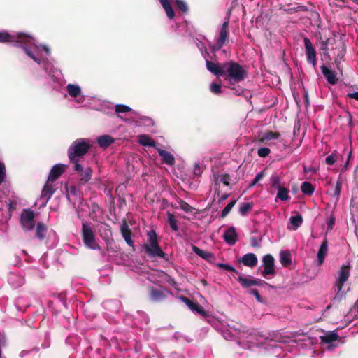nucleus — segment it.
<instances>
[{"label": "nucleus", "instance_id": "nucleus-4", "mask_svg": "<svg viewBox=\"0 0 358 358\" xmlns=\"http://www.w3.org/2000/svg\"><path fill=\"white\" fill-rule=\"evenodd\" d=\"M81 236L84 245L91 250H101L95 239V233L87 222H82Z\"/></svg>", "mask_w": 358, "mask_h": 358}, {"label": "nucleus", "instance_id": "nucleus-12", "mask_svg": "<svg viewBox=\"0 0 358 358\" xmlns=\"http://www.w3.org/2000/svg\"><path fill=\"white\" fill-rule=\"evenodd\" d=\"M55 190L53 182L47 180L42 189L41 199L47 203L50 199Z\"/></svg>", "mask_w": 358, "mask_h": 358}, {"label": "nucleus", "instance_id": "nucleus-41", "mask_svg": "<svg viewBox=\"0 0 358 358\" xmlns=\"http://www.w3.org/2000/svg\"><path fill=\"white\" fill-rule=\"evenodd\" d=\"M236 203V200H232L222 210L220 214V217L222 218H224L231 210L232 208L234 206V205Z\"/></svg>", "mask_w": 358, "mask_h": 358}, {"label": "nucleus", "instance_id": "nucleus-14", "mask_svg": "<svg viewBox=\"0 0 358 358\" xmlns=\"http://www.w3.org/2000/svg\"><path fill=\"white\" fill-rule=\"evenodd\" d=\"M65 168L66 166L62 164H57L53 166L50 171L48 180L51 181L52 182L56 181L65 171Z\"/></svg>", "mask_w": 358, "mask_h": 358}, {"label": "nucleus", "instance_id": "nucleus-49", "mask_svg": "<svg viewBox=\"0 0 358 358\" xmlns=\"http://www.w3.org/2000/svg\"><path fill=\"white\" fill-rule=\"evenodd\" d=\"M6 178V166L4 164L0 162V185H1Z\"/></svg>", "mask_w": 358, "mask_h": 358}, {"label": "nucleus", "instance_id": "nucleus-31", "mask_svg": "<svg viewBox=\"0 0 358 358\" xmlns=\"http://www.w3.org/2000/svg\"><path fill=\"white\" fill-rule=\"evenodd\" d=\"M280 260L282 265L285 267H287L291 264V254L289 250L282 251L280 254Z\"/></svg>", "mask_w": 358, "mask_h": 358}, {"label": "nucleus", "instance_id": "nucleus-33", "mask_svg": "<svg viewBox=\"0 0 358 358\" xmlns=\"http://www.w3.org/2000/svg\"><path fill=\"white\" fill-rule=\"evenodd\" d=\"M34 40V38L32 37V39L30 42H26V43H20L21 45H20V46L24 50V51L25 52V53L30 57L34 61H35L36 62H37L38 64H40L41 62V59L38 57H36L34 53L28 48L27 47V43H32V41Z\"/></svg>", "mask_w": 358, "mask_h": 358}, {"label": "nucleus", "instance_id": "nucleus-35", "mask_svg": "<svg viewBox=\"0 0 358 358\" xmlns=\"http://www.w3.org/2000/svg\"><path fill=\"white\" fill-rule=\"evenodd\" d=\"M301 192L306 195L311 196L315 190L314 186L309 182H303L301 186Z\"/></svg>", "mask_w": 358, "mask_h": 358}, {"label": "nucleus", "instance_id": "nucleus-11", "mask_svg": "<svg viewBox=\"0 0 358 358\" xmlns=\"http://www.w3.org/2000/svg\"><path fill=\"white\" fill-rule=\"evenodd\" d=\"M182 301L193 311L196 312L202 317H206L208 315L204 308L198 304L196 302H194L186 296L181 297Z\"/></svg>", "mask_w": 358, "mask_h": 358}, {"label": "nucleus", "instance_id": "nucleus-20", "mask_svg": "<svg viewBox=\"0 0 358 358\" xmlns=\"http://www.w3.org/2000/svg\"><path fill=\"white\" fill-rule=\"evenodd\" d=\"M240 262H241L244 266L254 267L257 264L258 260L254 253H247L243 256Z\"/></svg>", "mask_w": 358, "mask_h": 358}, {"label": "nucleus", "instance_id": "nucleus-40", "mask_svg": "<svg viewBox=\"0 0 358 358\" xmlns=\"http://www.w3.org/2000/svg\"><path fill=\"white\" fill-rule=\"evenodd\" d=\"M168 222L173 231H177L178 230V220L173 214L168 213Z\"/></svg>", "mask_w": 358, "mask_h": 358}, {"label": "nucleus", "instance_id": "nucleus-22", "mask_svg": "<svg viewBox=\"0 0 358 358\" xmlns=\"http://www.w3.org/2000/svg\"><path fill=\"white\" fill-rule=\"evenodd\" d=\"M280 136L279 132H274L272 131H266L262 134L258 136V140L261 143H265L266 141L277 139Z\"/></svg>", "mask_w": 358, "mask_h": 358}, {"label": "nucleus", "instance_id": "nucleus-25", "mask_svg": "<svg viewBox=\"0 0 358 358\" xmlns=\"http://www.w3.org/2000/svg\"><path fill=\"white\" fill-rule=\"evenodd\" d=\"M47 231L48 227L45 224L42 222H38L36 224L35 237L40 241H43L46 236Z\"/></svg>", "mask_w": 358, "mask_h": 358}, {"label": "nucleus", "instance_id": "nucleus-44", "mask_svg": "<svg viewBox=\"0 0 358 358\" xmlns=\"http://www.w3.org/2000/svg\"><path fill=\"white\" fill-rule=\"evenodd\" d=\"M176 4L178 9H180L183 13H185L188 10V7L187 3L182 0H176Z\"/></svg>", "mask_w": 358, "mask_h": 358}, {"label": "nucleus", "instance_id": "nucleus-58", "mask_svg": "<svg viewBox=\"0 0 358 358\" xmlns=\"http://www.w3.org/2000/svg\"><path fill=\"white\" fill-rule=\"evenodd\" d=\"M350 98L355 99L358 101V92H355L353 93H349L348 95Z\"/></svg>", "mask_w": 358, "mask_h": 358}, {"label": "nucleus", "instance_id": "nucleus-3", "mask_svg": "<svg viewBox=\"0 0 358 358\" xmlns=\"http://www.w3.org/2000/svg\"><path fill=\"white\" fill-rule=\"evenodd\" d=\"M147 243L143 245L145 252L150 257L165 258L166 253L160 248L157 235L155 230L147 232Z\"/></svg>", "mask_w": 358, "mask_h": 358}, {"label": "nucleus", "instance_id": "nucleus-17", "mask_svg": "<svg viewBox=\"0 0 358 358\" xmlns=\"http://www.w3.org/2000/svg\"><path fill=\"white\" fill-rule=\"evenodd\" d=\"M157 150L159 155L161 157V162L162 164H165L169 166H173L175 164V157L170 152L160 148H157Z\"/></svg>", "mask_w": 358, "mask_h": 358}, {"label": "nucleus", "instance_id": "nucleus-1", "mask_svg": "<svg viewBox=\"0 0 358 358\" xmlns=\"http://www.w3.org/2000/svg\"><path fill=\"white\" fill-rule=\"evenodd\" d=\"M91 148L89 141L85 138H78L74 141L68 149V157L70 162L73 164V170L79 171L82 165L79 162V157H83Z\"/></svg>", "mask_w": 358, "mask_h": 358}, {"label": "nucleus", "instance_id": "nucleus-13", "mask_svg": "<svg viewBox=\"0 0 358 358\" xmlns=\"http://www.w3.org/2000/svg\"><path fill=\"white\" fill-rule=\"evenodd\" d=\"M206 66L207 69L217 77L224 76V63H214L206 60Z\"/></svg>", "mask_w": 358, "mask_h": 358}, {"label": "nucleus", "instance_id": "nucleus-16", "mask_svg": "<svg viewBox=\"0 0 358 358\" xmlns=\"http://www.w3.org/2000/svg\"><path fill=\"white\" fill-rule=\"evenodd\" d=\"M224 241L229 245H234L238 241V234L234 227H229L223 234Z\"/></svg>", "mask_w": 358, "mask_h": 358}, {"label": "nucleus", "instance_id": "nucleus-30", "mask_svg": "<svg viewBox=\"0 0 358 358\" xmlns=\"http://www.w3.org/2000/svg\"><path fill=\"white\" fill-rule=\"evenodd\" d=\"M338 338V335L334 331H329L324 336H320L321 342L324 343H331Z\"/></svg>", "mask_w": 358, "mask_h": 358}, {"label": "nucleus", "instance_id": "nucleus-53", "mask_svg": "<svg viewBox=\"0 0 358 358\" xmlns=\"http://www.w3.org/2000/svg\"><path fill=\"white\" fill-rule=\"evenodd\" d=\"M341 187H342V183L340 180H338L336 183V185H335V188H334V196H336L337 199L339 198V196L341 194Z\"/></svg>", "mask_w": 358, "mask_h": 358}, {"label": "nucleus", "instance_id": "nucleus-62", "mask_svg": "<svg viewBox=\"0 0 358 358\" xmlns=\"http://www.w3.org/2000/svg\"><path fill=\"white\" fill-rule=\"evenodd\" d=\"M322 50H327V44L326 43H324L322 44Z\"/></svg>", "mask_w": 358, "mask_h": 358}, {"label": "nucleus", "instance_id": "nucleus-5", "mask_svg": "<svg viewBox=\"0 0 358 358\" xmlns=\"http://www.w3.org/2000/svg\"><path fill=\"white\" fill-rule=\"evenodd\" d=\"M32 36L24 33H18L17 35H12L6 31L0 32V43H26L30 42Z\"/></svg>", "mask_w": 358, "mask_h": 358}, {"label": "nucleus", "instance_id": "nucleus-60", "mask_svg": "<svg viewBox=\"0 0 358 358\" xmlns=\"http://www.w3.org/2000/svg\"><path fill=\"white\" fill-rule=\"evenodd\" d=\"M257 245H258V244H257V242L256 239L255 238H252V246L256 247Z\"/></svg>", "mask_w": 358, "mask_h": 358}, {"label": "nucleus", "instance_id": "nucleus-21", "mask_svg": "<svg viewBox=\"0 0 358 358\" xmlns=\"http://www.w3.org/2000/svg\"><path fill=\"white\" fill-rule=\"evenodd\" d=\"M327 250H328V241L325 238L323 240V241L319 248V250L317 252V261H318V264L320 265L323 264L324 259L327 254Z\"/></svg>", "mask_w": 358, "mask_h": 358}, {"label": "nucleus", "instance_id": "nucleus-43", "mask_svg": "<svg viewBox=\"0 0 358 358\" xmlns=\"http://www.w3.org/2000/svg\"><path fill=\"white\" fill-rule=\"evenodd\" d=\"M180 208L186 213H189L192 211L193 208L187 202L183 200H180L179 201Z\"/></svg>", "mask_w": 358, "mask_h": 358}, {"label": "nucleus", "instance_id": "nucleus-36", "mask_svg": "<svg viewBox=\"0 0 358 358\" xmlns=\"http://www.w3.org/2000/svg\"><path fill=\"white\" fill-rule=\"evenodd\" d=\"M253 203H243L240 204L239 213L242 216H245L252 209Z\"/></svg>", "mask_w": 358, "mask_h": 358}, {"label": "nucleus", "instance_id": "nucleus-46", "mask_svg": "<svg viewBox=\"0 0 358 358\" xmlns=\"http://www.w3.org/2000/svg\"><path fill=\"white\" fill-rule=\"evenodd\" d=\"M217 266L227 271L234 272L236 274H238V271L235 269V268L229 264L220 263L217 264Z\"/></svg>", "mask_w": 358, "mask_h": 358}, {"label": "nucleus", "instance_id": "nucleus-61", "mask_svg": "<svg viewBox=\"0 0 358 358\" xmlns=\"http://www.w3.org/2000/svg\"><path fill=\"white\" fill-rule=\"evenodd\" d=\"M350 158H351V152H350V153H349V155H348V160H347V162H346V163H345V166H348V162H349V161H350Z\"/></svg>", "mask_w": 358, "mask_h": 358}, {"label": "nucleus", "instance_id": "nucleus-59", "mask_svg": "<svg viewBox=\"0 0 358 358\" xmlns=\"http://www.w3.org/2000/svg\"><path fill=\"white\" fill-rule=\"evenodd\" d=\"M228 196H229L228 194H224L222 195V196L220 197V199L219 200V203H220L223 201L226 200L228 198Z\"/></svg>", "mask_w": 358, "mask_h": 358}, {"label": "nucleus", "instance_id": "nucleus-52", "mask_svg": "<svg viewBox=\"0 0 358 358\" xmlns=\"http://www.w3.org/2000/svg\"><path fill=\"white\" fill-rule=\"evenodd\" d=\"M248 292L250 294L255 296V297L256 298V299L258 302L262 303V301H263L262 298L259 295V292L257 289H248Z\"/></svg>", "mask_w": 358, "mask_h": 358}, {"label": "nucleus", "instance_id": "nucleus-39", "mask_svg": "<svg viewBox=\"0 0 358 358\" xmlns=\"http://www.w3.org/2000/svg\"><path fill=\"white\" fill-rule=\"evenodd\" d=\"M290 223L294 227V229H297L303 223V217L301 215L292 216L289 218Z\"/></svg>", "mask_w": 358, "mask_h": 358}, {"label": "nucleus", "instance_id": "nucleus-55", "mask_svg": "<svg viewBox=\"0 0 358 358\" xmlns=\"http://www.w3.org/2000/svg\"><path fill=\"white\" fill-rule=\"evenodd\" d=\"M203 169L199 164L196 163L194 166V174L197 176H200L202 173Z\"/></svg>", "mask_w": 358, "mask_h": 358}, {"label": "nucleus", "instance_id": "nucleus-9", "mask_svg": "<svg viewBox=\"0 0 358 358\" xmlns=\"http://www.w3.org/2000/svg\"><path fill=\"white\" fill-rule=\"evenodd\" d=\"M262 262L264 267V269L262 271L263 277L266 278L269 275H274L275 274V271L274 268L275 260L273 257L270 254H267L263 257Z\"/></svg>", "mask_w": 358, "mask_h": 358}, {"label": "nucleus", "instance_id": "nucleus-24", "mask_svg": "<svg viewBox=\"0 0 358 358\" xmlns=\"http://www.w3.org/2000/svg\"><path fill=\"white\" fill-rule=\"evenodd\" d=\"M138 143L143 146H148L154 148H157V143L148 135L142 134L138 136Z\"/></svg>", "mask_w": 358, "mask_h": 358}, {"label": "nucleus", "instance_id": "nucleus-45", "mask_svg": "<svg viewBox=\"0 0 358 358\" xmlns=\"http://www.w3.org/2000/svg\"><path fill=\"white\" fill-rule=\"evenodd\" d=\"M210 90L211 91V92L215 94H220L222 92L221 85L217 84L215 83H212L210 84Z\"/></svg>", "mask_w": 358, "mask_h": 358}, {"label": "nucleus", "instance_id": "nucleus-27", "mask_svg": "<svg viewBox=\"0 0 358 358\" xmlns=\"http://www.w3.org/2000/svg\"><path fill=\"white\" fill-rule=\"evenodd\" d=\"M159 1L165 10L167 17L170 20L173 19L175 17V13L169 0H159Z\"/></svg>", "mask_w": 358, "mask_h": 358}, {"label": "nucleus", "instance_id": "nucleus-2", "mask_svg": "<svg viewBox=\"0 0 358 358\" xmlns=\"http://www.w3.org/2000/svg\"><path fill=\"white\" fill-rule=\"evenodd\" d=\"M248 71L238 63L231 60L224 63V76L231 85L243 81L248 77Z\"/></svg>", "mask_w": 358, "mask_h": 358}, {"label": "nucleus", "instance_id": "nucleus-19", "mask_svg": "<svg viewBox=\"0 0 358 358\" xmlns=\"http://www.w3.org/2000/svg\"><path fill=\"white\" fill-rule=\"evenodd\" d=\"M77 172L80 173V178L79 182L80 185H84L92 179L93 171L91 167L88 166L83 169L82 166V169Z\"/></svg>", "mask_w": 358, "mask_h": 358}, {"label": "nucleus", "instance_id": "nucleus-51", "mask_svg": "<svg viewBox=\"0 0 358 358\" xmlns=\"http://www.w3.org/2000/svg\"><path fill=\"white\" fill-rule=\"evenodd\" d=\"M271 152V150L268 148H261L257 150V154L261 157H267Z\"/></svg>", "mask_w": 358, "mask_h": 358}, {"label": "nucleus", "instance_id": "nucleus-48", "mask_svg": "<svg viewBox=\"0 0 358 358\" xmlns=\"http://www.w3.org/2000/svg\"><path fill=\"white\" fill-rule=\"evenodd\" d=\"M335 222H336V217L334 215V213H331L329 218L327 221V225L328 230L333 229V228L335 225Z\"/></svg>", "mask_w": 358, "mask_h": 358}, {"label": "nucleus", "instance_id": "nucleus-63", "mask_svg": "<svg viewBox=\"0 0 358 358\" xmlns=\"http://www.w3.org/2000/svg\"><path fill=\"white\" fill-rule=\"evenodd\" d=\"M355 308L356 309H357V311H358V299L356 301V302L355 303Z\"/></svg>", "mask_w": 358, "mask_h": 358}, {"label": "nucleus", "instance_id": "nucleus-56", "mask_svg": "<svg viewBox=\"0 0 358 358\" xmlns=\"http://www.w3.org/2000/svg\"><path fill=\"white\" fill-rule=\"evenodd\" d=\"M268 285V283L263 280L255 278V286L263 287Z\"/></svg>", "mask_w": 358, "mask_h": 358}, {"label": "nucleus", "instance_id": "nucleus-57", "mask_svg": "<svg viewBox=\"0 0 358 358\" xmlns=\"http://www.w3.org/2000/svg\"><path fill=\"white\" fill-rule=\"evenodd\" d=\"M69 192L71 194L76 196L79 192V190L76 187L71 186L69 188Z\"/></svg>", "mask_w": 358, "mask_h": 358}, {"label": "nucleus", "instance_id": "nucleus-28", "mask_svg": "<svg viewBox=\"0 0 358 358\" xmlns=\"http://www.w3.org/2000/svg\"><path fill=\"white\" fill-rule=\"evenodd\" d=\"M149 294L152 300L154 301H162L166 296L165 294L162 291L155 289L153 287L149 288Z\"/></svg>", "mask_w": 358, "mask_h": 358}, {"label": "nucleus", "instance_id": "nucleus-32", "mask_svg": "<svg viewBox=\"0 0 358 358\" xmlns=\"http://www.w3.org/2000/svg\"><path fill=\"white\" fill-rule=\"evenodd\" d=\"M294 5L295 6L285 8L284 10L288 14L297 12H306L308 10V8L306 6L301 5L299 3H295Z\"/></svg>", "mask_w": 358, "mask_h": 358}, {"label": "nucleus", "instance_id": "nucleus-15", "mask_svg": "<svg viewBox=\"0 0 358 358\" xmlns=\"http://www.w3.org/2000/svg\"><path fill=\"white\" fill-rule=\"evenodd\" d=\"M120 232L128 245L134 250V241L131 238V231L126 220H124L120 227Z\"/></svg>", "mask_w": 358, "mask_h": 358}, {"label": "nucleus", "instance_id": "nucleus-8", "mask_svg": "<svg viewBox=\"0 0 358 358\" xmlns=\"http://www.w3.org/2000/svg\"><path fill=\"white\" fill-rule=\"evenodd\" d=\"M304 47L306 50V55L308 63L311 64L313 66H315L317 64V53L315 48L313 46L310 40L307 38H303Z\"/></svg>", "mask_w": 358, "mask_h": 358}, {"label": "nucleus", "instance_id": "nucleus-50", "mask_svg": "<svg viewBox=\"0 0 358 358\" xmlns=\"http://www.w3.org/2000/svg\"><path fill=\"white\" fill-rule=\"evenodd\" d=\"M336 154L335 152L331 153L327 156L325 159V162L328 165H333L336 161Z\"/></svg>", "mask_w": 358, "mask_h": 358}, {"label": "nucleus", "instance_id": "nucleus-34", "mask_svg": "<svg viewBox=\"0 0 358 358\" xmlns=\"http://www.w3.org/2000/svg\"><path fill=\"white\" fill-rule=\"evenodd\" d=\"M66 90L69 94L72 97H77L81 93L80 87L77 85L69 84L66 86Z\"/></svg>", "mask_w": 358, "mask_h": 358}, {"label": "nucleus", "instance_id": "nucleus-7", "mask_svg": "<svg viewBox=\"0 0 358 358\" xmlns=\"http://www.w3.org/2000/svg\"><path fill=\"white\" fill-rule=\"evenodd\" d=\"M350 273V265L348 263L347 265H343L338 271V278L336 282V287L338 289V293L340 292L343 287L344 283L349 278Z\"/></svg>", "mask_w": 358, "mask_h": 358}, {"label": "nucleus", "instance_id": "nucleus-64", "mask_svg": "<svg viewBox=\"0 0 358 358\" xmlns=\"http://www.w3.org/2000/svg\"><path fill=\"white\" fill-rule=\"evenodd\" d=\"M304 171H305L306 172H308V171H312V169H306V168H304Z\"/></svg>", "mask_w": 358, "mask_h": 358}, {"label": "nucleus", "instance_id": "nucleus-29", "mask_svg": "<svg viewBox=\"0 0 358 358\" xmlns=\"http://www.w3.org/2000/svg\"><path fill=\"white\" fill-rule=\"evenodd\" d=\"M237 280L241 284L242 287L245 289H249L252 286H255V278H247L243 276L242 275L238 274Z\"/></svg>", "mask_w": 358, "mask_h": 358}, {"label": "nucleus", "instance_id": "nucleus-42", "mask_svg": "<svg viewBox=\"0 0 358 358\" xmlns=\"http://www.w3.org/2000/svg\"><path fill=\"white\" fill-rule=\"evenodd\" d=\"M115 110L117 113H123L131 111V108L126 105L118 104L115 106Z\"/></svg>", "mask_w": 358, "mask_h": 358}, {"label": "nucleus", "instance_id": "nucleus-37", "mask_svg": "<svg viewBox=\"0 0 358 358\" xmlns=\"http://www.w3.org/2000/svg\"><path fill=\"white\" fill-rule=\"evenodd\" d=\"M278 199H280L281 201H288L290 199L289 196V190L287 188L281 187L280 188L278 189Z\"/></svg>", "mask_w": 358, "mask_h": 358}, {"label": "nucleus", "instance_id": "nucleus-18", "mask_svg": "<svg viewBox=\"0 0 358 358\" xmlns=\"http://www.w3.org/2000/svg\"><path fill=\"white\" fill-rule=\"evenodd\" d=\"M320 68L323 76L329 83L331 85L337 83L338 78H336V73L334 71L329 69L325 65H322Z\"/></svg>", "mask_w": 358, "mask_h": 358}, {"label": "nucleus", "instance_id": "nucleus-10", "mask_svg": "<svg viewBox=\"0 0 358 358\" xmlns=\"http://www.w3.org/2000/svg\"><path fill=\"white\" fill-rule=\"evenodd\" d=\"M228 28H229V20L225 21L221 27L220 31V36L219 38L216 42V44L215 45V50H220L223 45H224L226 40L228 37Z\"/></svg>", "mask_w": 358, "mask_h": 358}, {"label": "nucleus", "instance_id": "nucleus-26", "mask_svg": "<svg viewBox=\"0 0 358 358\" xmlns=\"http://www.w3.org/2000/svg\"><path fill=\"white\" fill-rule=\"evenodd\" d=\"M114 141V138L110 135H103L97 138L99 145L103 148L109 147Z\"/></svg>", "mask_w": 358, "mask_h": 358}, {"label": "nucleus", "instance_id": "nucleus-23", "mask_svg": "<svg viewBox=\"0 0 358 358\" xmlns=\"http://www.w3.org/2000/svg\"><path fill=\"white\" fill-rule=\"evenodd\" d=\"M192 251L196 255H197L199 257H201L202 259H203L205 260L210 261L214 258V255L213 253H211L208 251H206V250H203L196 245H192Z\"/></svg>", "mask_w": 358, "mask_h": 358}, {"label": "nucleus", "instance_id": "nucleus-54", "mask_svg": "<svg viewBox=\"0 0 358 358\" xmlns=\"http://www.w3.org/2000/svg\"><path fill=\"white\" fill-rule=\"evenodd\" d=\"M220 180L224 185L228 186L229 185L230 176L228 173L223 174L220 176Z\"/></svg>", "mask_w": 358, "mask_h": 358}, {"label": "nucleus", "instance_id": "nucleus-6", "mask_svg": "<svg viewBox=\"0 0 358 358\" xmlns=\"http://www.w3.org/2000/svg\"><path fill=\"white\" fill-rule=\"evenodd\" d=\"M35 215L31 210H23L21 217L20 224L24 231H31L34 228L36 222L34 220Z\"/></svg>", "mask_w": 358, "mask_h": 358}, {"label": "nucleus", "instance_id": "nucleus-38", "mask_svg": "<svg viewBox=\"0 0 358 358\" xmlns=\"http://www.w3.org/2000/svg\"><path fill=\"white\" fill-rule=\"evenodd\" d=\"M270 184L271 186L274 189H278L280 188L282 186L280 185V176L276 173L273 174L270 178Z\"/></svg>", "mask_w": 358, "mask_h": 358}, {"label": "nucleus", "instance_id": "nucleus-47", "mask_svg": "<svg viewBox=\"0 0 358 358\" xmlns=\"http://www.w3.org/2000/svg\"><path fill=\"white\" fill-rule=\"evenodd\" d=\"M265 176L264 171H262L257 173L256 176L252 180V182L250 185V187L255 186L261 179H262Z\"/></svg>", "mask_w": 358, "mask_h": 358}]
</instances>
